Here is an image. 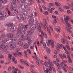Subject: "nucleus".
<instances>
[{
  "mask_svg": "<svg viewBox=\"0 0 73 73\" xmlns=\"http://www.w3.org/2000/svg\"><path fill=\"white\" fill-rule=\"evenodd\" d=\"M49 69H47V70L48 72V73H50L52 72V67L50 65H49L48 66Z\"/></svg>",
  "mask_w": 73,
  "mask_h": 73,
  "instance_id": "f3484780",
  "label": "nucleus"
},
{
  "mask_svg": "<svg viewBox=\"0 0 73 73\" xmlns=\"http://www.w3.org/2000/svg\"><path fill=\"white\" fill-rule=\"evenodd\" d=\"M18 44L19 45H20V46H22V45H23V43L21 41H19L18 42Z\"/></svg>",
  "mask_w": 73,
  "mask_h": 73,
  "instance_id": "7c9ffc66",
  "label": "nucleus"
},
{
  "mask_svg": "<svg viewBox=\"0 0 73 73\" xmlns=\"http://www.w3.org/2000/svg\"><path fill=\"white\" fill-rule=\"evenodd\" d=\"M26 57H27L28 56V54H27V51H24Z\"/></svg>",
  "mask_w": 73,
  "mask_h": 73,
  "instance_id": "4d7b16f0",
  "label": "nucleus"
},
{
  "mask_svg": "<svg viewBox=\"0 0 73 73\" xmlns=\"http://www.w3.org/2000/svg\"><path fill=\"white\" fill-rule=\"evenodd\" d=\"M46 49L47 53H50V51H51V50H50V49L48 47H46Z\"/></svg>",
  "mask_w": 73,
  "mask_h": 73,
  "instance_id": "a878e982",
  "label": "nucleus"
},
{
  "mask_svg": "<svg viewBox=\"0 0 73 73\" xmlns=\"http://www.w3.org/2000/svg\"><path fill=\"white\" fill-rule=\"evenodd\" d=\"M43 36L45 37V38H47L48 37V36H47V35L45 33V34L43 35Z\"/></svg>",
  "mask_w": 73,
  "mask_h": 73,
  "instance_id": "09e8293b",
  "label": "nucleus"
},
{
  "mask_svg": "<svg viewBox=\"0 0 73 73\" xmlns=\"http://www.w3.org/2000/svg\"><path fill=\"white\" fill-rule=\"evenodd\" d=\"M37 26L36 24H33L31 25L30 27V29L31 30H35L36 29Z\"/></svg>",
  "mask_w": 73,
  "mask_h": 73,
  "instance_id": "1a4fd4ad",
  "label": "nucleus"
},
{
  "mask_svg": "<svg viewBox=\"0 0 73 73\" xmlns=\"http://www.w3.org/2000/svg\"><path fill=\"white\" fill-rule=\"evenodd\" d=\"M49 4L52 7L54 5V4L52 3H50Z\"/></svg>",
  "mask_w": 73,
  "mask_h": 73,
  "instance_id": "bf43d9fd",
  "label": "nucleus"
},
{
  "mask_svg": "<svg viewBox=\"0 0 73 73\" xmlns=\"http://www.w3.org/2000/svg\"><path fill=\"white\" fill-rule=\"evenodd\" d=\"M1 37L2 38H4L5 37V35L4 34H1Z\"/></svg>",
  "mask_w": 73,
  "mask_h": 73,
  "instance_id": "052dcab7",
  "label": "nucleus"
},
{
  "mask_svg": "<svg viewBox=\"0 0 73 73\" xmlns=\"http://www.w3.org/2000/svg\"><path fill=\"white\" fill-rule=\"evenodd\" d=\"M67 58L68 60V62H69V63H72V60H71V58L70 57V54H69L68 55H67Z\"/></svg>",
  "mask_w": 73,
  "mask_h": 73,
  "instance_id": "9b49d317",
  "label": "nucleus"
},
{
  "mask_svg": "<svg viewBox=\"0 0 73 73\" xmlns=\"http://www.w3.org/2000/svg\"><path fill=\"white\" fill-rule=\"evenodd\" d=\"M17 36L18 37H20V36H21V34L20 33H17Z\"/></svg>",
  "mask_w": 73,
  "mask_h": 73,
  "instance_id": "de8ad7c7",
  "label": "nucleus"
},
{
  "mask_svg": "<svg viewBox=\"0 0 73 73\" xmlns=\"http://www.w3.org/2000/svg\"><path fill=\"white\" fill-rule=\"evenodd\" d=\"M54 30L58 32H60V30H59L57 28H54Z\"/></svg>",
  "mask_w": 73,
  "mask_h": 73,
  "instance_id": "2f4dec72",
  "label": "nucleus"
},
{
  "mask_svg": "<svg viewBox=\"0 0 73 73\" xmlns=\"http://www.w3.org/2000/svg\"><path fill=\"white\" fill-rule=\"evenodd\" d=\"M66 48L67 49H68V50H70V47H69V46L66 45Z\"/></svg>",
  "mask_w": 73,
  "mask_h": 73,
  "instance_id": "a18cd8bd",
  "label": "nucleus"
},
{
  "mask_svg": "<svg viewBox=\"0 0 73 73\" xmlns=\"http://www.w3.org/2000/svg\"><path fill=\"white\" fill-rule=\"evenodd\" d=\"M13 54L14 55L15 57H16V56H17V55L19 56V57H21V56H22V54L20 52H17L16 53H13Z\"/></svg>",
  "mask_w": 73,
  "mask_h": 73,
  "instance_id": "6e6552de",
  "label": "nucleus"
},
{
  "mask_svg": "<svg viewBox=\"0 0 73 73\" xmlns=\"http://www.w3.org/2000/svg\"><path fill=\"white\" fill-rule=\"evenodd\" d=\"M39 9L41 12H42V7L41 6H39Z\"/></svg>",
  "mask_w": 73,
  "mask_h": 73,
  "instance_id": "6e6d98bb",
  "label": "nucleus"
},
{
  "mask_svg": "<svg viewBox=\"0 0 73 73\" xmlns=\"http://www.w3.org/2000/svg\"><path fill=\"white\" fill-rule=\"evenodd\" d=\"M11 70H12V69L11 68V67H9L8 69V72H10V71H11Z\"/></svg>",
  "mask_w": 73,
  "mask_h": 73,
  "instance_id": "a19ab883",
  "label": "nucleus"
},
{
  "mask_svg": "<svg viewBox=\"0 0 73 73\" xmlns=\"http://www.w3.org/2000/svg\"><path fill=\"white\" fill-rule=\"evenodd\" d=\"M11 41H15L17 40L16 39V37H12V38L11 39Z\"/></svg>",
  "mask_w": 73,
  "mask_h": 73,
  "instance_id": "393cba45",
  "label": "nucleus"
},
{
  "mask_svg": "<svg viewBox=\"0 0 73 73\" xmlns=\"http://www.w3.org/2000/svg\"><path fill=\"white\" fill-rule=\"evenodd\" d=\"M10 8L11 10L12 11H13V10H14V9H13V5H11L10 7Z\"/></svg>",
  "mask_w": 73,
  "mask_h": 73,
  "instance_id": "c756f323",
  "label": "nucleus"
},
{
  "mask_svg": "<svg viewBox=\"0 0 73 73\" xmlns=\"http://www.w3.org/2000/svg\"><path fill=\"white\" fill-rule=\"evenodd\" d=\"M42 13L44 15H49V13L47 11H43Z\"/></svg>",
  "mask_w": 73,
  "mask_h": 73,
  "instance_id": "cd10ccee",
  "label": "nucleus"
},
{
  "mask_svg": "<svg viewBox=\"0 0 73 73\" xmlns=\"http://www.w3.org/2000/svg\"><path fill=\"white\" fill-rule=\"evenodd\" d=\"M23 5H24V6H25V7H26V8H27V7H28V3H24L23 4Z\"/></svg>",
  "mask_w": 73,
  "mask_h": 73,
  "instance_id": "58836bf2",
  "label": "nucleus"
},
{
  "mask_svg": "<svg viewBox=\"0 0 73 73\" xmlns=\"http://www.w3.org/2000/svg\"><path fill=\"white\" fill-rule=\"evenodd\" d=\"M45 42H43V39H42L40 41V44H42V45Z\"/></svg>",
  "mask_w": 73,
  "mask_h": 73,
  "instance_id": "c9c22d12",
  "label": "nucleus"
},
{
  "mask_svg": "<svg viewBox=\"0 0 73 73\" xmlns=\"http://www.w3.org/2000/svg\"><path fill=\"white\" fill-rule=\"evenodd\" d=\"M21 3H24L25 2V0H21Z\"/></svg>",
  "mask_w": 73,
  "mask_h": 73,
  "instance_id": "13d9d810",
  "label": "nucleus"
},
{
  "mask_svg": "<svg viewBox=\"0 0 73 73\" xmlns=\"http://www.w3.org/2000/svg\"><path fill=\"white\" fill-rule=\"evenodd\" d=\"M11 46L12 47L11 48V49H13V48H15V47H16V43L14 42L12 43V44H11Z\"/></svg>",
  "mask_w": 73,
  "mask_h": 73,
  "instance_id": "4468645a",
  "label": "nucleus"
},
{
  "mask_svg": "<svg viewBox=\"0 0 73 73\" xmlns=\"http://www.w3.org/2000/svg\"><path fill=\"white\" fill-rule=\"evenodd\" d=\"M55 5H56V6H60V5H61V4L58 2H55Z\"/></svg>",
  "mask_w": 73,
  "mask_h": 73,
  "instance_id": "c85d7f7f",
  "label": "nucleus"
},
{
  "mask_svg": "<svg viewBox=\"0 0 73 73\" xmlns=\"http://www.w3.org/2000/svg\"><path fill=\"white\" fill-rule=\"evenodd\" d=\"M67 12L68 14H70V13H71V11H70V10H67Z\"/></svg>",
  "mask_w": 73,
  "mask_h": 73,
  "instance_id": "0e129e2a",
  "label": "nucleus"
},
{
  "mask_svg": "<svg viewBox=\"0 0 73 73\" xmlns=\"http://www.w3.org/2000/svg\"><path fill=\"white\" fill-rule=\"evenodd\" d=\"M0 58H4V56L2 54H0Z\"/></svg>",
  "mask_w": 73,
  "mask_h": 73,
  "instance_id": "680f3d73",
  "label": "nucleus"
},
{
  "mask_svg": "<svg viewBox=\"0 0 73 73\" xmlns=\"http://www.w3.org/2000/svg\"><path fill=\"white\" fill-rule=\"evenodd\" d=\"M61 41L62 43L63 44H65V43H67L68 44V41L65 38L61 40Z\"/></svg>",
  "mask_w": 73,
  "mask_h": 73,
  "instance_id": "dca6fc26",
  "label": "nucleus"
},
{
  "mask_svg": "<svg viewBox=\"0 0 73 73\" xmlns=\"http://www.w3.org/2000/svg\"><path fill=\"white\" fill-rule=\"evenodd\" d=\"M57 45L58 46V47H59V48H60V49H61V46L62 48V46H63V45L62 44H60L58 43H57Z\"/></svg>",
  "mask_w": 73,
  "mask_h": 73,
  "instance_id": "bb28decb",
  "label": "nucleus"
},
{
  "mask_svg": "<svg viewBox=\"0 0 73 73\" xmlns=\"http://www.w3.org/2000/svg\"><path fill=\"white\" fill-rule=\"evenodd\" d=\"M64 20L65 22H66V27H65V29L67 31L70 32V33H71L72 31L70 29H72V28L70 26V25L68 23L69 19V16H67L66 15H64Z\"/></svg>",
  "mask_w": 73,
  "mask_h": 73,
  "instance_id": "f257e3e1",
  "label": "nucleus"
},
{
  "mask_svg": "<svg viewBox=\"0 0 73 73\" xmlns=\"http://www.w3.org/2000/svg\"><path fill=\"white\" fill-rule=\"evenodd\" d=\"M62 68L63 69V70H64V71H65V72H67V70H66V68H65L64 67V66H63L62 67Z\"/></svg>",
  "mask_w": 73,
  "mask_h": 73,
  "instance_id": "c03bdc74",
  "label": "nucleus"
},
{
  "mask_svg": "<svg viewBox=\"0 0 73 73\" xmlns=\"http://www.w3.org/2000/svg\"><path fill=\"white\" fill-rule=\"evenodd\" d=\"M50 43H51V42H52V41H51L50 40H48V41H47V42H46L47 45L48 46H50Z\"/></svg>",
  "mask_w": 73,
  "mask_h": 73,
  "instance_id": "6ab92c4d",
  "label": "nucleus"
},
{
  "mask_svg": "<svg viewBox=\"0 0 73 73\" xmlns=\"http://www.w3.org/2000/svg\"><path fill=\"white\" fill-rule=\"evenodd\" d=\"M28 25H25L23 26L22 29H23V30L24 31H27V29H28L27 28L28 27Z\"/></svg>",
  "mask_w": 73,
  "mask_h": 73,
  "instance_id": "f8f14e48",
  "label": "nucleus"
},
{
  "mask_svg": "<svg viewBox=\"0 0 73 73\" xmlns=\"http://www.w3.org/2000/svg\"><path fill=\"white\" fill-rule=\"evenodd\" d=\"M63 8H64V9H69V7L66 6H64L63 7Z\"/></svg>",
  "mask_w": 73,
  "mask_h": 73,
  "instance_id": "e433bc0d",
  "label": "nucleus"
},
{
  "mask_svg": "<svg viewBox=\"0 0 73 73\" xmlns=\"http://www.w3.org/2000/svg\"><path fill=\"white\" fill-rule=\"evenodd\" d=\"M18 32H19V33H20V32H21V28H19L18 29Z\"/></svg>",
  "mask_w": 73,
  "mask_h": 73,
  "instance_id": "49530a36",
  "label": "nucleus"
},
{
  "mask_svg": "<svg viewBox=\"0 0 73 73\" xmlns=\"http://www.w3.org/2000/svg\"><path fill=\"white\" fill-rule=\"evenodd\" d=\"M42 8L43 9H44V10H46V8L44 6L42 5Z\"/></svg>",
  "mask_w": 73,
  "mask_h": 73,
  "instance_id": "864d4df0",
  "label": "nucleus"
},
{
  "mask_svg": "<svg viewBox=\"0 0 73 73\" xmlns=\"http://www.w3.org/2000/svg\"><path fill=\"white\" fill-rule=\"evenodd\" d=\"M21 8L23 10H25V9L27 8V7H26L24 5H23V4L21 5Z\"/></svg>",
  "mask_w": 73,
  "mask_h": 73,
  "instance_id": "4be33fe9",
  "label": "nucleus"
},
{
  "mask_svg": "<svg viewBox=\"0 0 73 73\" xmlns=\"http://www.w3.org/2000/svg\"><path fill=\"white\" fill-rule=\"evenodd\" d=\"M8 16L7 15V13L5 11L1 12L0 13V19L3 20V19L5 18V17H7Z\"/></svg>",
  "mask_w": 73,
  "mask_h": 73,
  "instance_id": "f03ea898",
  "label": "nucleus"
},
{
  "mask_svg": "<svg viewBox=\"0 0 73 73\" xmlns=\"http://www.w3.org/2000/svg\"><path fill=\"white\" fill-rule=\"evenodd\" d=\"M9 25L10 27H12L13 26V24L12 23H9Z\"/></svg>",
  "mask_w": 73,
  "mask_h": 73,
  "instance_id": "37998d69",
  "label": "nucleus"
},
{
  "mask_svg": "<svg viewBox=\"0 0 73 73\" xmlns=\"http://www.w3.org/2000/svg\"><path fill=\"white\" fill-rule=\"evenodd\" d=\"M35 23L34 19L33 18L29 19V24L30 25H32Z\"/></svg>",
  "mask_w": 73,
  "mask_h": 73,
  "instance_id": "423d86ee",
  "label": "nucleus"
},
{
  "mask_svg": "<svg viewBox=\"0 0 73 73\" xmlns=\"http://www.w3.org/2000/svg\"><path fill=\"white\" fill-rule=\"evenodd\" d=\"M41 34L42 35V36L44 35V34H45V33H44V32L42 31L41 32Z\"/></svg>",
  "mask_w": 73,
  "mask_h": 73,
  "instance_id": "774afa93",
  "label": "nucleus"
},
{
  "mask_svg": "<svg viewBox=\"0 0 73 73\" xmlns=\"http://www.w3.org/2000/svg\"><path fill=\"white\" fill-rule=\"evenodd\" d=\"M17 27L16 26L14 25L11 28H10V31L11 32H13V31H15L16 30Z\"/></svg>",
  "mask_w": 73,
  "mask_h": 73,
  "instance_id": "9d476101",
  "label": "nucleus"
},
{
  "mask_svg": "<svg viewBox=\"0 0 73 73\" xmlns=\"http://www.w3.org/2000/svg\"><path fill=\"white\" fill-rule=\"evenodd\" d=\"M19 12V10L17 9H15L14 10V13H17Z\"/></svg>",
  "mask_w": 73,
  "mask_h": 73,
  "instance_id": "4c0bfd02",
  "label": "nucleus"
},
{
  "mask_svg": "<svg viewBox=\"0 0 73 73\" xmlns=\"http://www.w3.org/2000/svg\"><path fill=\"white\" fill-rule=\"evenodd\" d=\"M20 61H21V63L22 64H24V63H25V62H24V60H23V59H20Z\"/></svg>",
  "mask_w": 73,
  "mask_h": 73,
  "instance_id": "72a5a7b5",
  "label": "nucleus"
},
{
  "mask_svg": "<svg viewBox=\"0 0 73 73\" xmlns=\"http://www.w3.org/2000/svg\"><path fill=\"white\" fill-rule=\"evenodd\" d=\"M11 4L13 5V7L14 8H16L17 7V6L16 5V3H14V2H12L11 3Z\"/></svg>",
  "mask_w": 73,
  "mask_h": 73,
  "instance_id": "5701e85b",
  "label": "nucleus"
},
{
  "mask_svg": "<svg viewBox=\"0 0 73 73\" xmlns=\"http://www.w3.org/2000/svg\"><path fill=\"white\" fill-rule=\"evenodd\" d=\"M19 1V0H13V2L14 3H18Z\"/></svg>",
  "mask_w": 73,
  "mask_h": 73,
  "instance_id": "473e14b6",
  "label": "nucleus"
},
{
  "mask_svg": "<svg viewBox=\"0 0 73 73\" xmlns=\"http://www.w3.org/2000/svg\"><path fill=\"white\" fill-rule=\"evenodd\" d=\"M23 14L24 15H28V11H25Z\"/></svg>",
  "mask_w": 73,
  "mask_h": 73,
  "instance_id": "3c124183",
  "label": "nucleus"
},
{
  "mask_svg": "<svg viewBox=\"0 0 73 73\" xmlns=\"http://www.w3.org/2000/svg\"><path fill=\"white\" fill-rule=\"evenodd\" d=\"M33 14H31L29 16V18H32V17H33Z\"/></svg>",
  "mask_w": 73,
  "mask_h": 73,
  "instance_id": "8fccbe9b",
  "label": "nucleus"
},
{
  "mask_svg": "<svg viewBox=\"0 0 73 73\" xmlns=\"http://www.w3.org/2000/svg\"><path fill=\"white\" fill-rule=\"evenodd\" d=\"M34 58H35L36 59V60H38V58L37 57V56H33Z\"/></svg>",
  "mask_w": 73,
  "mask_h": 73,
  "instance_id": "5fc2aeb1",
  "label": "nucleus"
},
{
  "mask_svg": "<svg viewBox=\"0 0 73 73\" xmlns=\"http://www.w3.org/2000/svg\"><path fill=\"white\" fill-rule=\"evenodd\" d=\"M7 48V44L5 43H3L0 45V48H2L4 51H5L7 49L5 48Z\"/></svg>",
  "mask_w": 73,
  "mask_h": 73,
  "instance_id": "20e7f679",
  "label": "nucleus"
},
{
  "mask_svg": "<svg viewBox=\"0 0 73 73\" xmlns=\"http://www.w3.org/2000/svg\"><path fill=\"white\" fill-rule=\"evenodd\" d=\"M8 40H9V39L8 38H7V39H5L3 40V42H4L3 43H5V44H6L7 47L5 48V49H7V43H5V42H7V41H8Z\"/></svg>",
  "mask_w": 73,
  "mask_h": 73,
  "instance_id": "412c9836",
  "label": "nucleus"
},
{
  "mask_svg": "<svg viewBox=\"0 0 73 73\" xmlns=\"http://www.w3.org/2000/svg\"><path fill=\"white\" fill-rule=\"evenodd\" d=\"M44 64L46 66H48V65H51L52 66H53V64H52L51 61L50 59H48V61L46 62H45L44 63Z\"/></svg>",
  "mask_w": 73,
  "mask_h": 73,
  "instance_id": "39448f33",
  "label": "nucleus"
},
{
  "mask_svg": "<svg viewBox=\"0 0 73 73\" xmlns=\"http://www.w3.org/2000/svg\"><path fill=\"white\" fill-rule=\"evenodd\" d=\"M62 48L65 51H66V48H65V47L64 46V45H63V46H62Z\"/></svg>",
  "mask_w": 73,
  "mask_h": 73,
  "instance_id": "e2e57ef3",
  "label": "nucleus"
},
{
  "mask_svg": "<svg viewBox=\"0 0 73 73\" xmlns=\"http://www.w3.org/2000/svg\"><path fill=\"white\" fill-rule=\"evenodd\" d=\"M0 2L1 3H2L3 4H5V3H7V1L6 0H0Z\"/></svg>",
  "mask_w": 73,
  "mask_h": 73,
  "instance_id": "b1692460",
  "label": "nucleus"
},
{
  "mask_svg": "<svg viewBox=\"0 0 73 73\" xmlns=\"http://www.w3.org/2000/svg\"><path fill=\"white\" fill-rule=\"evenodd\" d=\"M27 52H29V53L30 54H31V51L29 49L27 50Z\"/></svg>",
  "mask_w": 73,
  "mask_h": 73,
  "instance_id": "603ef678",
  "label": "nucleus"
},
{
  "mask_svg": "<svg viewBox=\"0 0 73 73\" xmlns=\"http://www.w3.org/2000/svg\"><path fill=\"white\" fill-rule=\"evenodd\" d=\"M17 18L19 20H24V17L23 15L21 14H19L17 16Z\"/></svg>",
  "mask_w": 73,
  "mask_h": 73,
  "instance_id": "0eeeda50",
  "label": "nucleus"
},
{
  "mask_svg": "<svg viewBox=\"0 0 73 73\" xmlns=\"http://www.w3.org/2000/svg\"><path fill=\"white\" fill-rule=\"evenodd\" d=\"M34 33L33 30H29L27 31V34L29 35H31V34H33Z\"/></svg>",
  "mask_w": 73,
  "mask_h": 73,
  "instance_id": "2eb2a0df",
  "label": "nucleus"
},
{
  "mask_svg": "<svg viewBox=\"0 0 73 73\" xmlns=\"http://www.w3.org/2000/svg\"><path fill=\"white\" fill-rule=\"evenodd\" d=\"M24 64H25L27 66H29V64H28V62H27V61H25V62Z\"/></svg>",
  "mask_w": 73,
  "mask_h": 73,
  "instance_id": "79ce46f5",
  "label": "nucleus"
},
{
  "mask_svg": "<svg viewBox=\"0 0 73 73\" xmlns=\"http://www.w3.org/2000/svg\"><path fill=\"white\" fill-rule=\"evenodd\" d=\"M14 36V35L12 34H7V37L9 38H12Z\"/></svg>",
  "mask_w": 73,
  "mask_h": 73,
  "instance_id": "a211bd4d",
  "label": "nucleus"
},
{
  "mask_svg": "<svg viewBox=\"0 0 73 73\" xmlns=\"http://www.w3.org/2000/svg\"><path fill=\"white\" fill-rule=\"evenodd\" d=\"M26 39L28 41L27 42L28 43V44H31V41H32V40H31V38H30L29 37L27 36L26 37Z\"/></svg>",
  "mask_w": 73,
  "mask_h": 73,
  "instance_id": "ddd939ff",
  "label": "nucleus"
},
{
  "mask_svg": "<svg viewBox=\"0 0 73 73\" xmlns=\"http://www.w3.org/2000/svg\"><path fill=\"white\" fill-rule=\"evenodd\" d=\"M23 47L24 49H27L29 47V45L28 44H25L23 45Z\"/></svg>",
  "mask_w": 73,
  "mask_h": 73,
  "instance_id": "aec40b11",
  "label": "nucleus"
},
{
  "mask_svg": "<svg viewBox=\"0 0 73 73\" xmlns=\"http://www.w3.org/2000/svg\"><path fill=\"white\" fill-rule=\"evenodd\" d=\"M8 56L9 57L8 60L9 61H10L11 60H11L12 61L14 62L15 64H17V60H15V57H12V54H8Z\"/></svg>",
  "mask_w": 73,
  "mask_h": 73,
  "instance_id": "7ed1b4c3",
  "label": "nucleus"
},
{
  "mask_svg": "<svg viewBox=\"0 0 73 73\" xmlns=\"http://www.w3.org/2000/svg\"><path fill=\"white\" fill-rule=\"evenodd\" d=\"M3 42V40H2V38L0 37V44H1Z\"/></svg>",
  "mask_w": 73,
  "mask_h": 73,
  "instance_id": "69168bd1",
  "label": "nucleus"
},
{
  "mask_svg": "<svg viewBox=\"0 0 73 73\" xmlns=\"http://www.w3.org/2000/svg\"><path fill=\"white\" fill-rule=\"evenodd\" d=\"M21 38L24 39V38H25V36L23 35H21Z\"/></svg>",
  "mask_w": 73,
  "mask_h": 73,
  "instance_id": "338daca9",
  "label": "nucleus"
},
{
  "mask_svg": "<svg viewBox=\"0 0 73 73\" xmlns=\"http://www.w3.org/2000/svg\"><path fill=\"white\" fill-rule=\"evenodd\" d=\"M4 8V7L3 6H2L1 4L0 5V9L1 10H2Z\"/></svg>",
  "mask_w": 73,
  "mask_h": 73,
  "instance_id": "ea45409f",
  "label": "nucleus"
},
{
  "mask_svg": "<svg viewBox=\"0 0 73 73\" xmlns=\"http://www.w3.org/2000/svg\"><path fill=\"white\" fill-rule=\"evenodd\" d=\"M36 64L38 65V66H40V62H39V61L38 60H36Z\"/></svg>",
  "mask_w": 73,
  "mask_h": 73,
  "instance_id": "f704fd0d",
  "label": "nucleus"
}]
</instances>
